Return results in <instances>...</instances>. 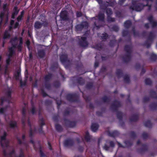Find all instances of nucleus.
<instances>
[{"label":"nucleus","instance_id":"1","mask_svg":"<svg viewBox=\"0 0 157 157\" xmlns=\"http://www.w3.org/2000/svg\"><path fill=\"white\" fill-rule=\"evenodd\" d=\"M143 1H145L147 4L145 5L144 3H141V1L133 0L132 2V5L130 7V9L132 10L137 11H141L145 6H148V10L150 9L151 6L150 4L153 2V0H143Z\"/></svg>","mask_w":157,"mask_h":157},{"label":"nucleus","instance_id":"2","mask_svg":"<svg viewBox=\"0 0 157 157\" xmlns=\"http://www.w3.org/2000/svg\"><path fill=\"white\" fill-rule=\"evenodd\" d=\"M6 132L4 131L1 132L0 143L3 150V154L5 156L7 155L8 151L9 150V141L6 138Z\"/></svg>","mask_w":157,"mask_h":157},{"label":"nucleus","instance_id":"3","mask_svg":"<svg viewBox=\"0 0 157 157\" xmlns=\"http://www.w3.org/2000/svg\"><path fill=\"white\" fill-rule=\"evenodd\" d=\"M17 40V38H16L14 40H11V42L13 46L12 47L9 48V53L8 56L9 57L8 59L6 60V63L7 65H9L10 61V58L11 57L14 53V49L17 46V44L13 43V42H16Z\"/></svg>","mask_w":157,"mask_h":157},{"label":"nucleus","instance_id":"4","mask_svg":"<svg viewBox=\"0 0 157 157\" xmlns=\"http://www.w3.org/2000/svg\"><path fill=\"white\" fill-rule=\"evenodd\" d=\"M98 19L96 21L94 22V24L96 27L98 28L100 26H102L101 23H104V15L103 13H100L98 16Z\"/></svg>","mask_w":157,"mask_h":157},{"label":"nucleus","instance_id":"5","mask_svg":"<svg viewBox=\"0 0 157 157\" xmlns=\"http://www.w3.org/2000/svg\"><path fill=\"white\" fill-rule=\"evenodd\" d=\"M124 49L127 53L124 61L125 62H127L129 61L131 58L130 53L131 52V47L128 45L126 46H125Z\"/></svg>","mask_w":157,"mask_h":157},{"label":"nucleus","instance_id":"6","mask_svg":"<svg viewBox=\"0 0 157 157\" xmlns=\"http://www.w3.org/2000/svg\"><path fill=\"white\" fill-rule=\"evenodd\" d=\"M88 26V24L86 22H83L81 24L76 26V29L77 31H80L83 28L86 29Z\"/></svg>","mask_w":157,"mask_h":157},{"label":"nucleus","instance_id":"7","mask_svg":"<svg viewBox=\"0 0 157 157\" xmlns=\"http://www.w3.org/2000/svg\"><path fill=\"white\" fill-rule=\"evenodd\" d=\"M81 40L79 41L80 45L82 47H86L88 45V43L86 41V38L85 37H82L81 38Z\"/></svg>","mask_w":157,"mask_h":157},{"label":"nucleus","instance_id":"8","mask_svg":"<svg viewBox=\"0 0 157 157\" xmlns=\"http://www.w3.org/2000/svg\"><path fill=\"white\" fill-rule=\"evenodd\" d=\"M43 24L39 21H36L34 25L35 28L36 29H39L41 28Z\"/></svg>","mask_w":157,"mask_h":157},{"label":"nucleus","instance_id":"9","mask_svg":"<svg viewBox=\"0 0 157 157\" xmlns=\"http://www.w3.org/2000/svg\"><path fill=\"white\" fill-rule=\"evenodd\" d=\"M148 20L153 27L157 25V23L153 20V17L151 16L149 17L148 18Z\"/></svg>","mask_w":157,"mask_h":157},{"label":"nucleus","instance_id":"10","mask_svg":"<svg viewBox=\"0 0 157 157\" xmlns=\"http://www.w3.org/2000/svg\"><path fill=\"white\" fill-rule=\"evenodd\" d=\"M98 128V125L96 123L93 124L91 126V129L94 132H96Z\"/></svg>","mask_w":157,"mask_h":157},{"label":"nucleus","instance_id":"11","mask_svg":"<svg viewBox=\"0 0 157 157\" xmlns=\"http://www.w3.org/2000/svg\"><path fill=\"white\" fill-rule=\"evenodd\" d=\"M38 55L40 58L43 57L45 55V52L43 50H39L38 51Z\"/></svg>","mask_w":157,"mask_h":157},{"label":"nucleus","instance_id":"12","mask_svg":"<svg viewBox=\"0 0 157 157\" xmlns=\"http://www.w3.org/2000/svg\"><path fill=\"white\" fill-rule=\"evenodd\" d=\"M18 12V10L17 7H15L13 9V12L12 15V18H14L15 16L16 15Z\"/></svg>","mask_w":157,"mask_h":157},{"label":"nucleus","instance_id":"13","mask_svg":"<svg viewBox=\"0 0 157 157\" xmlns=\"http://www.w3.org/2000/svg\"><path fill=\"white\" fill-rule=\"evenodd\" d=\"M36 131V128L34 126H32L30 127L29 135L32 136L34 132Z\"/></svg>","mask_w":157,"mask_h":157},{"label":"nucleus","instance_id":"14","mask_svg":"<svg viewBox=\"0 0 157 157\" xmlns=\"http://www.w3.org/2000/svg\"><path fill=\"white\" fill-rule=\"evenodd\" d=\"M73 143V141L71 140H66L64 142V144L65 146L71 145Z\"/></svg>","mask_w":157,"mask_h":157},{"label":"nucleus","instance_id":"15","mask_svg":"<svg viewBox=\"0 0 157 157\" xmlns=\"http://www.w3.org/2000/svg\"><path fill=\"white\" fill-rule=\"evenodd\" d=\"M60 16L63 19H67V17L66 14V11L62 12L60 14Z\"/></svg>","mask_w":157,"mask_h":157},{"label":"nucleus","instance_id":"16","mask_svg":"<svg viewBox=\"0 0 157 157\" xmlns=\"http://www.w3.org/2000/svg\"><path fill=\"white\" fill-rule=\"evenodd\" d=\"M67 56L66 54H62L61 55L60 57L61 61L62 62H64L67 59Z\"/></svg>","mask_w":157,"mask_h":157},{"label":"nucleus","instance_id":"17","mask_svg":"<svg viewBox=\"0 0 157 157\" xmlns=\"http://www.w3.org/2000/svg\"><path fill=\"white\" fill-rule=\"evenodd\" d=\"M10 34L9 33L8 31L6 30L4 33L3 38L4 39L8 38L10 37Z\"/></svg>","mask_w":157,"mask_h":157},{"label":"nucleus","instance_id":"18","mask_svg":"<svg viewBox=\"0 0 157 157\" xmlns=\"http://www.w3.org/2000/svg\"><path fill=\"white\" fill-rule=\"evenodd\" d=\"M23 40L22 38H20V44L17 46V48L19 51H21V46L22 44Z\"/></svg>","mask_w":157,"mask_h":157},{"label":"nucleus","instance_id":"19","mask_svg":"<svg viewBox=\"0 0 157 157\" xmlns=\"http://www.w3.org/2000/svg\"><path fill=\"white\" fill-rule=\"evenodd\" d=\"M131 21H127L124 23V25L126 28H128L131 25Z\"/></svg>","mask_w":157,"mask_h":157},{"label":"nucleus","instance_id":"20","mask_svg":"<svg viewBox=\"0 0 157 157\" xmlns=\"http://www.w3.org/2000/svg\"><path fill=\"white\" fill-rule=\"evenodd\" d=\"M8 155L10 157H15V154L14 151L12 150L11 151L8 153Z\"/></svg>","mask_w":157,"mask_h":157},{"label":"nucleus","instance_id":"21","mask_svg":"<svg viewBox=\"0 0 157 157\" xmlns=\"http://www.w3.org/2000/svg\"><path fill=\"white\" fill-rule=\"evenodd\" d=\"M90 136L89 135V133L88 132H86V136H85V139L86 140L88 141L90 139Z\"/></svg>","mask_w":157,"mask_h":157},{"label":"nucleus","instance_id":"22","mask_svg":"<svg viewBox=\"0 0 157 157\" xmlns=\"http://www.w3.org/2000/svg\"><path fill=\"white\" fill-rule=\"evenodd\" d=\"M107 21L109 22H111L115 21V20L114 18H112L110 17V16H107Z\"/></svg>","mask_w":157,"mask_h":157},{"label":"nucleus","instance_id":"23","mask_svg":"<svg viewBox=\"0 0 157 157\" xmlns=\"http://www.w3.org/2000/svg\"><path fill=\"white\" fill-rule=\"evenodd\" d=\"M106 12L108 16H110L113 13L111 10L109 8L107 9Z\"/></svg>","mask_w":157,"mask_h":157},{"label":"nucleus","instance_id":"24","mask_svg":"<svg viewBox=\"0 0 157 157\" xmlns=\"http://www.w3.org/2000/svg\"><path fill=\"white\" fill-rule=\"evenodd\" d=\"M10 125L11 127H15L16 126V122L15 121H11L10 123Z\"/></svg>","mask_w":157,"mask_h":157},{"label":"nucleus","instance_id":"25","mask_svg":"<svg viewBox=\"0 0 157 157\" xmlns=\"http://www.w3.org/2000/svg\"><path fill=\"white\" fill-rule=\"evenodd\" d=\"M154 34L153 33H151L149 34L148 40H151L154 36Z\"/></svg>","mask_w":157,"mask_h":157},{"label":"nucleus","instance_id":"26","mask_svg":"<svg viewBox=\"0 0 157 157\" xmlns=\"http://www.w3.org/2000/svg\"><path fill=\"white\" fill-rule=\"evenodd\" d=\"M152 82L150 79L149 78L146 79L145 80V83L147 85H150Z\"/></svg>","mask_w":157,"mask_h":157},{"label":"nucleus","instance_id":"27","mask_svg":"<svg viewBox=\"0 0 157 157\" xmlns=\"http://www.w3.org/2000/svg\"><path fill=\"white\" fill-rule=\"evenodd\" d=\"M56 128L59 131H60L62 130V128L61 126L59 124H56Z\"/></svg>","mask_w":157,"mask_h":157},{"label":"nucleus","instance_id":"28","mask_svg":"<svg viewBox=\"0 0 157 157\" xmlns=\"http://www.w3.org/2000/svg\"><path fill=\"white\" fill-rule=\"evenodd\" d=\"M20 72L17 71L15 75V78L17 80H20Z\"/></svg>","mask_w":157,"mask_h":157},{"label":"nucleus","instance_id":"29","mask_svg":"<svg viewBox=\"0 0 157 157\" xmlns=\"http://www.w3.org/2000/svg\"><path fill=\"white\" fill-rule=\"evenodd\" d=\"M129 77L128 75H125L124 77V81L126 82H128L129 81Z\"/></svg>","mask_w":157,"mask_h":157},{"label":"nucleus","instance_id":"30","mask_svg":"<svg viewBox=\"0 0 157 157\" xmlns=\"http://www.w3.org/2000/svg\"><path fill=\"white\" fill-rule=\"evenodd\" d=\"M145 125L146 127H150L151 126V122L149 121H148L145 124Z\"/></svg>","mask_w":157,"mask_h":157},{"label":"nucleus","instance_id":"31","mask_svg":"<svg viewBox=\"0 0 157 157\" xmlns=\"http://www.w3.org/2000/svg\"><path fill=\"white\" fill-rule=\"evenodd\" d=\"M98 3L100 5L101 8H103V5H102V2L101 0H96Z\"/></svg>","mask_w":157,"mask_h":157},{"label":"nucleus","instance_id":"32","mask_svg":"<svg viewBox=\"0 0 157 157\" xmlns=\"http://www.w3.org/2000/svg\"><path fill=\"white\" fill-rule=\"evenodd\" d=\"M23 13V12L22 11L21 13V15L19 16H18V17L17 18V20L18 21H20L21 18L22 14Z\"/></svg>","mask_w":157,"mask_h":157},{"label":"nucleus","instance_id":"33","mask_svg":"<svg viewBox=\"0 0 157 157\" xmlns=\"http://www.w3.org/2000/svg\"><path fill=\"white\" fill-rule=\"evenodd\" d=\"M107 34H103V36H102V38L103 39H105L107 38Z\"/></svg>","mask_w":157,"mask_h":157},{"label":"nucleus","instance_id":"34","mask_svg":"<svg viewBox=\"0 0 157 157\" xmlns=\"http://www.w3.org/2000/svg\"><path fill=\"white\" fill-rule=\"evenodd\" d=\"M118 134V132L117 131H115L113 133V135H112L113 136H115Z\"/></svg>","mask_w":157,"mask_h":157},{"label":"nucleus","instance_id":"35","mask_svg":"<svg viewBox=\"0 0 157 157\" xmlns=\"http://www.w3.org/2000/svg\"><path fill=\"white\" fill-rule=\"evenodd\" d=\"M76 14L77 17H81L82 15V13L80 12H77Z\"/></svg>","mask_w":157,"mask_h":157},{"label":"nucleus","instance_id":"36","mask_svg":"<svg viewBox=\"0 0 157 157\" xmlns=\"http://www.w3.org/2000/svg\"><path fill=\"white\" fill-rule=\"evenodd\" d=\"M5 111V109L3 108H1L0 109V113H3Z\"/></svg>","mask_w":157,"mask_h":157},{"label":"nucleus","instance_id":"37","mask_svg":"<svg viewBox=\"0 0 157 157\" xmlns=\"http://www.w3.org/2000/svg\"><path fill=\"white\" fill-rule=\"evenodd\" d=\"M109 144L111 147H114V144L113 142L112 141H110L109 142Z\"/></svg>","mask_w":157,"mask_h":157},{"label":"nucleus","instance_id":"38","mask_svg":"<svg viewBox=\"0 0 157 157\" xmlns=\"http://www.w3.org/2000/svg\"><path fill=\"white\" fill-rule=\"evenodd\" d=\"M26 44L28 47V48L29 49V45L30 44V41L29 40H27L26 42Z\"/></svg>","mask_w":157,"mask_h":157},{"label":"nucleus","instance_id":"39","mask_svg":"<svg viewBox=\"0 0 157 157\" xmlns=\"http://www.w3.org/2000/svg\"><path fill=\"white\" fill-rule=\"evenodd\" d=\"M104 148L105 150H108L109 149V147L108 146L106 145H105L104 147Z\"/></svg>","mask_w":157,"mask_h":157},{"label":"nucleus","instance_id":"40","mask_svg":"<svg viewBox=\"0 0 157 157\" xmlns=\"http://www.w3.org/2000/svg\"><path fill=\"white\" fill-rule=\"evenodd\" d=\"M19 26V23L17 22H16L15 23L14 28H17Z\"/></svg>","mask_w":157,"mask_h":157},{"label":"nucleus","instance_id":"41","mask_svg":"<svg viewBox=\"0 0 157 157\" xmlns=\"http://www.w3.org/2000/svg\"><path fill=\"white\" fill-rule=\"evenodd\" d=\"M35 111V108L34 107H33L31 110V112L32 113V114H34Z\"/></svg>","mask_w":157,"mask_h":157},{"label":"nucleus","instance_id":"42","mask_svg":"<svg viewBox=\"0 0 157 157\" xmlns=\"http://www.w3.org/2000/svg\"><path fill=\"white\" fill-rule=\"evenodd\" d=\"M147 136V134L145 133H144L143 135V137L144 138H145Z\"/></svg>","mask_w":157,"mask_h":157},{"label":"nucleus","instance_id":"43","mask_svg":"<svg viewBox=\"0 0 157 157\" xmlns=\"http://www.w3.org/2000/svg\"><path fill=\"white\" fill-rule=\"evenodd\" d=\"M125 0H119V3L120 4H122L125 1Z\"/></svg>","mask_w":157,"mask_h":157},{"label":"nucleus","instance_id":"44","mask_svg":"<svg viewBox=\"0 0 157 157\" xmlns=\"http://www.w3.org/2000/svg\"><path fill=\"white\" fill-rule=\"evenodd\" d=\"M113 29L115 31H117L118 30V28L117 27L115 26L113 28Z\"/></svg>","mask_w":157,"mask_h":157},{"label":"nucleus","instance_id":"45","mask_svg":"<svg viewBox=\"0 0 157 157\" xmlns=\"http://www.w3.org/2000/svg\"><path fill=\"white\" fill-rule=\"evenodd\" d=\"M4 15V14L3 13H1V14L0 15V17L1 18V20H2V17Z\"/></svg>","mask_w":157,"mask_h":157},{"label":"nucleus","instance_id":"46","mask_svg":"<svg viewBox=\"0 0 157 157\" xmlns=\"http://www.w3.org/2000/svg\"><path fill=\"white\" fill-rule=\"evenodd\" d=\"M98 66V63L97 62H96L95 63L94 66L95 67H97Z\"/></svg>","mask_w":157,"mask_h":157},{"label":"nucleus","instance_id":"47","mask_svg":"<svg viewBox=\"0 0 157 157\" xmlns=\"http://www.w3.org/2000/svg\"><path fill=\"white\" fill-rule=\"evenodd\" d=\"M11 93V91L10 90H9L8 92H7V94L9 96H10V94Z\"/></svg>","mask_w":157,"mask_h":157},{"label":"nucleus","instance_id":"48","mask_svg":"<svg viewBox=\"0 0 157 157\" xmlns=\"http://www.w3.org/2000/svg\"><path fill=\"white\" fill-rule=\"evenodd\" d=\"M14 21L13 20H12L10 22V25H12L14 23Z\"/></svg>","mask_w":157,"mask_h":157},{"label":"nucleus","instance_id":"49","mask_svg":"<svg viewBox=\"0 0 157 157\" xmlns=\"http://www.w3.org/2000/svg\"><path fill=\"white\" fill-rule=\"evenodd\" d=\"M20 83L21 86H23L25 85V83H23L22 81L21 80H20Z\"/></svg>","mask_w":157,"mask_h":157},{"label":"nucleus","instance_id":"50","mask_svg":"<svg viewBox=\"0 0 157 157\" xmlns=\"http://www.w3.org/2000/svg\"><path fill=\"white\" fill-rule=\"evenodd\" d=\"M17 140H18V142L20 144H21V142L20 139H19L18 138H17Z\"/></svg>","mask_w":157,"mask_h":157},{"label":"nucleus","instance_id":"51","mask_svg":"<svg viewBox=\"0 0 157 157\" xmlns=\"http://www.w3.org/2000/svg\"><path fill=\"white\" fill-rule=\"evenodd\" d=\"M7 6V4H6L4 5L3 8L4 9H6Z\"/></svg>","mask_w":157,"mask_h":157},{"label":"nucleus","instance_id":"52","mask_svg":"<svg viewBox=\"0 0 157 157\" xmlns=\"http://www.w3.org/2000/svg\"><path fill=\"white\" fill-rule=\"evenodd\" d=\"M145 26L146 28H148V24H146L145 25Z\"/></svg>","mask_w":157,"mask_h":157},{"label":"nucleus","instance_id":"53","mask_svg":"<svg viewBox=\"0 0 157 157\" xmlns=\"http://www.w3.org/2000/svg\"><path fill=\"white\" fill-rule=\"evenodd\" d=\"M40 153L41 156H44L43 153L41 151H40Z\"/></svg>","mask_w":157,"mask_h":157},{"label":"nucleus","instance_id":"54","mask_svg":"<svg viewBox=\"0 0 157 157\" xmlns=\"http://www.w3.org/2000/svg\"><path fill=\"white\" fill-rule=\"evenodd\" d=\"M5 102V101H4V100L2 99L1 104L2 105L3 102Z\"/></svg>","mask_w":157,"mask_h":157},{"label":"nucleus","instance_id":"55","mask_svg":"<svg viewBox=\"0 0 157 157\" xmlns=\"http://www.w3.org/2000/svg\"><path fill=\"white\" fill-rule=\"evenodd\" d=\"M25 135H22V139H23V140H24V139H25Z\"/></svg>","mask_w":157,"mask_h":157},{"label":"nucleus","instance_id":"56","mask_svg":"<svg viewBox=\"0 0 157 157\" xmlns=\"http://www.w3.org/2000/svg\"><path fill=\"white\" fill-rule=\"evenodd\" d=\"M43 95L44 96H45L46 95V94L45 93H43Z\"/></svg>","mask_w":157,"mask_h":157},{"label":"nucleus","instance_id":"57","mask_svg":"<svg viewBox=\"0 0 157 157\" xmlns=\"http://www.w3.org/2000/svg\"><path fill=\"white\" fill-rule=\"evenodd\" d=\"M29 56H30V58H31V57H32V53H30V55H29Z\"/></svg>","mask_w":157,"mask_h":157},{"label":"nucleus","instance_id":"58","mask_svg":"<svg viewBox=\"0 0 157 157\" xmlns=\"http://www.w3.org/2000/svg\"><path fill=\"white\" fill-rule=\"evenodd\" d=\"M132 136H134V135H135V133H134V132H132Z\"/></svg>","mask_w":157,"mask_h":157},{"label":"nucleus","instance_id":"59","mask_svg":"<svg viewBox=\"0 0 157 157\" xmlns=\"http://www.w3.org/2000/svg\"><path fill=\"white\" fill-rule=\"evenodd\" d=\"M24 112H25V109H23V112H22V113L23 114H24L25 113H24Z\"/></svg>","mask_w":157,"mask_h":157},{"label":"nucleus","instance_id":"60","mask_svg":"<svg viewBox=\"0 0 157 157\" xmlns=\"http://www.w3.org/2000/svg\"><path fill=\"white\" fill-rule=\"evenodd\" d=\"M11 29H12V27L11 26L10 27L9 30H11Z\"/></svg>","mask_w":157,"mask_h":157},{"label":"nucleus","instance_id":"61","mask_svg":"<svg viewBox=\"0 0 157 157\" xmlns=\"http://www.w3.org/2000/svg\"><path fill=\"white\" fill-rule=\"evenodd\" d=\"M32 78L31 77H30V81H32Z\"/></svg>","mask_w":157,"mask_h":157},{"label":"nucleus","instance_id":"62","mask_svg":"<svg viewBox=\"0 0 157 157\" xmlns=\"http://www.w3.org/2000/svg\"><path fill=\"white\" fill-rule=\"evenodd\" d=\"M96 19V18L95 17H94L93 18H92V20L93 21H94V20H95Z\"/></svg>","mask_w":157,"mask_h":157},{"label":"nucleus","instance_id":"63","mask_svg":"<svg viewBox=\"0 0 157 157\" xmlns=\"http://www.w3.org/2000/svg\"><path fill=\"white\" fill-rule=\"evenodd\" d=\"M31 142L33 144V140H31Z\"/></svg>","mask_w":157,"mask_h":157},{"label":"nucleus","instance_id":"64","mask_svg":"<svg viewBox=\"0 0 157 157\" xmlns=\"http://www.w3.org/2000/svg\"><path fill=\"white\" fill-rule=\"evenodd\" d=\"M74 157H80L79 156H78L75 155Z\"/></svg>","mask_w":157,"mask_h":157}]
</instances>
